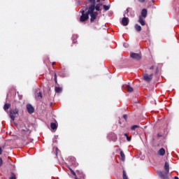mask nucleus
<instances>
[{"label": "nucleus", "mask_w": 179, "mask_h": 179, "mask_svg": "<svg viewBox=\"0 0 179 179\" xmlns=\"http://www.w3.org/2000/svg\"><path fill=\"white\" fill-rule=\"evenodd\" d=\"M50 127L52 128V129H57V128H58V124L57 123H51Z\"/></svg>", "instance_id": "obj_15"}, {"label": "nucleus", "mask_w": 179, "mask_h": 179, "mask_svg": "<svg viewBox=\"0 0 179 179\" xmlns=\"http://www.w3.org/2000/svg\"><path fill=\"white\" fill-rule=\"evenodd\" d=\"M22 135H24L25 136H29V135L30 134H31V131H30L29 129H22Z\"/></svg>", "instance_id": "obj_9"}, {"label": "nucleus", "mask_w": 179, "mask_h": 179, "mask_svg": "<svg viewBox=\"0 0 179 179\" xmlns=\"http://www.w3.org/2000/svg\"><path fill=\"white\" fill-rule=\"evenodd\" d=\"M143 80H145V82H150L152 79H153V73L148 74L145 73L143 76Z\"/></svg>", "instance_id": "obj_4"}, {"label": "nucleus", "mask_w": 179, "mask_h": 179, "mask_svg": "<svg viewBox=\"0 0 179 179\" xmlns=\"http://www.w3.org/2000/svg\"><path fill=\"white\" fill-rule=\"evenodd\" d=\"M156 73H157V71H156Z\"/></svg>", "instance_id": "obj_38"}, {"label": "nucleus", "mask_w": 179, "mask_h": 179, "mask_svg": "<svg viewBox=\"0 0 179 179\" xmlns=\"http://www.w3.org/2000/svg\"><path fill=\"white\" fill-rule=\"evenodd\" d=\"M123 179H129L128 176H127V172L123 171Z\"/></svg>", "instance_id": "obj_21"}, {"label": "nucleus", "mask_w": 179, "mask_h": 179, "mask_svg": "<svg viewBox=\"0 0 179 179\" xmlns=\"http://www.w3.org/2000/svg\"><path fill=\"white\" fill-rule=\"evenodd\" d=\"M120 156H121L122 162H124V160H125V154H124V152H122V151L120 152Z\"/></svg>", "instance_id": "obj_19"}, {"label": "nucleus", "mask_w": 179, "mask_h": 179, "mask_svg": "<svg viewBox=\"0 0 179 179\" xmlns=\"http://www.w3.org/2000/svg\"><path fill=\"white\" fill-rule=\"evenodd\" d=\"M89 15H90V13H89V8H88V11L86 13H85V11L83 10L82 15L80 17V22H86V20H88Z\"/></svg>", "instance_id": "obj_2"}, {"label": "nucleus", "mask_w": 179, "mask_h": 179, "mask_svg": "<svg viewBox=\"0 0 179 179\" xmlns=\"http://www.w3.org/2000/svg\"><path fill=\"white\" fill-rule=\"evenodd\" d=\"M123 118H124V120H127V118H128V116L127 115H124Z\"/></svg>", "instance_id": "obj_29"}, {"label": "nucleus", "mask_w": 179, "mask_h": 179, "mask_svg": "<svg viewBox=\"0 0 179 179\" xmlns=\"http://www.w3.org/2000/svg\"><path fill=\"white\" fill-rule=\"evenodd\" d=\"M91 3H92L89 8V13H90L91 16V22H94L96 20V17H97V12H94V6H96V0H89Z\"/></svg>", "instance_id": "obj_1"}, {"label": "nucleus", "mask_w": 179, "mask_h": 179, "mask_svg": "<svg viewBox=\"0 0 179 179\" xmlns=\"http://www.w3.org/2000/svg\"><path fill=\"white\" fill-rule=\"evenodd\" d=\"M94 9H96V10H97L98 12L101 10L100 9V6L99 5L94 6Z\"/></svg>", "instance_id": "obj_23"}, {"label": "nucleus", "mask_w": 179, "mask_h": 179, "mask_svg": "<svg viewBox=\"0 0 179 179\" xmlns=\"http://www.w3.org/2000/svg\"><path fill=\"white\" fill-rule=\"evenodd\" d=\"M52 65H55V62H52Z\"/></svg>", "instance_id": "obj_36"}, {"label": "nucleus", "mask_w": 179, "mask_h": 179, "mask_svg": "<svg viewBox=\"0 0 179 179\" xmlns=\"http://www.w3.org/2000/svg\"><path fill=\"white\" fill-rule=\"evenodd\" d=\"M130 57L131 58H133V59H141V55L138 53H131Z\"/></svg>", "instance_id": "obj_6"}, {"label": "nucleus", "mask_w": 179, "mask_h": 179, "mask_svg": "<svg viewBox=\"0 0 179 179\" xmlns=\"http://www.w3.org/2000/svg\"><path fill=\"white\" fill-rule=\"evenodd\" d=\"M138 22L141 24V26H145L146 24V22L142 16H139Z\"/></svg>", "instance_id": "obj_10"}, {"label": "nucleus", "mask_w": 179, "mask_h": 179, "mask_svg": "<svg viewBox=\"0 0 179 179\" xmlns=\"http://www.w3.org/2000/svg\"><path fill=\"white\" fill-rule=\"evenodd\" d=\"M138 2H141L142 3H143V2H145V0H138Z\"/></svg>", "instance_id": "obj_31"}, {"label": "nucleus", "mask_w": 179, "mask_h": 179, "mask_svg": "<svg viewBox=\"0 0 179 179\" xmlns=\"http://www.w3.org/2000/svg\"><path fill=\"white\" fill-rule=\"evenodd\" d=\"M158 155L159 156H164V155H166V150H164V148H161L159 151H158Z\"/></svg>", "instance_id": "obj_12"}, {"label": "nucleus", "mask_w": 179, "mask_h": 179, "mask_svg": "<svg viewBox=\"0 0 179 179\" xmlns=\"http://www.w3.org/2000/svg\"><path fill=\"white\" fill-rule=\"evenodd\" d=\"M2 163H3L2 159H0V167L2 166Z\"/></svg>", "instance_id": "obj_30"}, {"label": "nucleus", "mask_w": 179, "mask_h": 179, "mask_svg": "<svg viewBox=\"0 0 179 179\" xmlns=\"http://www.w3.org/2000/svg\"><path fill=\"white\" fill-rule=\"evenodd\" d=\"M137 128H139V126L138 125H134L133 127H131V129L132 131H135Z\"/></svg>", "instance_id": "obj_22"}, {"label": "nucleus", "mask_w": 179, "mask_h": 179, "mask_svg": "<svg viewBox=\"0 0 179 179\" xmlns=\"http://www.w3.org/2000/svg\"><path fill=\"white\" fill-rule=\"evenodd\" d=\"M150 69L152 70V69H155V66H152L150 67Z\"/></svg>", "instance_id": "obj_32"}, {"label": "nucleus", "mask_w": 179, "mask_h": 179, "mask_svg": "<svg viewBox=\"0 0 179 179\" xmlns=\"http://www.w3.org/2000/svg\"><path fill=\"white\" fill-rule=\"evenodd\" d=\"M175 179H178V177H177V176H175Z\"/></svg>", "instance_id": "obj_37"}, {"label": "nucleus", "mask_w": 179, "mask_h": 179, "mask_svg": "<svg viewBox=\"0 0 179 179\" xmlns=\"http://www.w3.org/2000/svg\"><path fill=\"white\" fill-rule=\"evenodd\" d=\"M124 89H125V90L129 92V93H132V92H134V88L129 85H126L124 86Z\"/></svg>", "instance_id": "obj_8"}, {"label": "nucleus", "mask_w": 179, "mask_h": 179, "mask_svg": "<svg viewBox=\"0 0 179 179\" xmlns=\"http://www.w3.org/2000/svg\"><path fill=\"white\" fill-rule=\"evenodd\" d=\"M0 155H2V148L0 147Z\"/></svg>", "instance_id": "obj_33"}, {"label": "nucleus", "mask_w": 179, "mask_h": 179, "mask_svg": "<svg viewBox=\"0 0 179 179\" xmlns=\"http://www.w3.org/2000/svg\"><path fill=\"white\" fill-rule=\"evenodd\" d=\"M104 10H108L110 9V6L103 5Z\"/></svg>", "instance_id": "obj_24"}, {"label": "nucleus", "mask_w": 179, "mask_h": 179, "mask_svg": "<svg viewBox=\"0 0 179 179\" xmlns=\"http://www.w3.org/2000/svg\"><path fill=\"white\" fill-rule=\"evenodd\" d=\"M135 29H136V31H141V30H142V27L139 24H136Z\"/></svg>", "instance_id": "obj_17"}, {"label": "nucleus", "mask_w": 179, "mask_h": 179, "mask_svg": "<svg viewBox=\"0 0 179 179\" xmlns=\"http://www.w3.org/2000/svg\"><path fill=\"white\" fill-rule=\"evenodd\" d=\"M55 90L56 93H61V92H62V89L59 87H56L55 88Z\"/></svg>", "instance_id": "obj_18"}, {"label": "nucleus", "mask_w": 179, "mask_h": 179, "mask_svg": "<svg viewBox=\"0 0 179 179\" xmlns=\"http://www.w3.org/2000/svg\"><path fill=\"white\" fill-rule=\"evenodd\" d=\"M124 136H126V138H127L128 134L125 133V134H124Z\"/></svg>", "instance_id": "obj_34"}, {"label": "nucleus", "mask_w": 179, "mask_h": 179, "mask_svg": "<svg viewBox=\"0 0 179 179\" xmlns=\"http://www.w3.org/2000/svg\"><path fill=\"white\" fill-rule=\"evenodd\" d=\"M36 99H42L41 92H38L36 95Z\"/></svg>", "instance_id": "obj_20"}, {"label": "nucleus", "mask_w": 179, "mask_h": 179, "mask_svg": "<svg viewBox=\"0 0 179 179\" xmlns=\"http://www.w3.org/2000/svg\"><path fill=\"white\" fill-rule=\"evenodd\" d=\"M17 114H19V109L17 108L10 110V117L13 121L16 118V115H17Z\"/></svg>", "instance_id": "obj_3"}, {"label": "nucleus", "mask_w": 179, "mask_h": 179, "mask_svg": "<svg viewBox=\"0 0 179 179\" xmlns=\"http://www.w3.org/2000/svg\"><path fill=\"white\" fill-rule=\"evenodd\" d=\"M70 170H71V171L73 176H74L75 177H76V173H75V171H73V170H72V169H70Z\"/></svg>", "instance_id": "obj_26"}, {"label": "nucleus", "mask_w": 179, "mask_h": 179, "mask_svg": "<svg viewBox=\"0 0 179 179\" xmlns=\"http://www.w3.org/2000/svg\"><path fill=\"white\" fill-rule=\"evenodd\" d=\"M10 108V103H6L3 106V109L5 111H8Z\"/></svg>", "instance_id": "obj_16"}, {"label": "nucleus", "mask_w": 179, "mask_h": 179, "mask_svg": "<svg viewBox=\"0 0 179 179\" xmlns=\"http://www.w3.org/2000/svg\"><path fill=\"white\" fill-rule=\"evenodd\" d=\"M140 16H142V17H146V16H148V10L146 9H143L142 11H141V15Z\"/></svg>", "instance_id": "obj_11"}, {"label": "nucleus", "mask_w": 179, "mask_h": 179, "mask_svg": "<svg viewBox=\"0 0 179 179\" xmlns=\"http://www.w3.org/2000/svg\"><path fill=\"white\" fill-rule=\"evenodd\" d=\"M164 169L166 171V173H169L170 170V165L169 164V162H165Z\"/></svg>", "instance_id": "obj_14"}, {"label": "nucleus", "mask_w": 179, "mask_h": 179, "mask_svg": "<svg viewBox=\"0 0 179 179\" xmlns=\"http://www.w3.org/2000/svg\"><path fill=\"white\" fill-rule=\"evenodd\" d=\"M55 83H57V74H55Z\"/></svg>", "instance_id": "obj_28"}, {"label": "nucleus", "mask_w": 179, "mask_h": 179, "mask_svg": "<svg viewBox=\"0 0 179 179\" xmlns=\"http://www.w3.org/2000/svg\"><path fill=\"white\" fill-rule=\"evenodd\" d=\"M124 45L125 47H127L128 44L124 43Z\"/></svg>", "instance_id": "obj_35"}, {"label": "nucleus", "mask_w": 179, "mask_h": 179, "mask_svg": "<svg viewBox=\"0 0 179 179\" xmlns=\"http://www.w3.org/2000/svg\"><path fill=\"white\" fill-rule=\"evenodd\" d=\"M129 23V19H128V17H124L122 19V26H128Z\"/></svg>", "instance_id": "obj_7"}, {"label": "nucleus", "mask_w": 179, "mask_h": 179, "mask_svg": "<svg viewBox=\"0 0 179 179\" xmlns=\"http://www.w3.org/2000/svg\"><path fill=\"white\" fill-rule=\"evenodd\" d=\"M9 179H16V176L15 173H11V176L9 178Z\"/></svg>", "instance_id": "obj_25"}, {"label": "nucleus", "mask_w": 179, "mask_h": 179, "mask_svg": "<svg viewBox=\"0 0 179 179\" xmlns=\"http://www.w3.org/2000/svg\"><path fill=\"white\" fill-rule=\"evenodd\" d=\"M159 176L162 179H169V176H167V173H161L159 174Z\"/></svg>", "instance_id": "obj_13"}, {"label": "nucleus", "mask_w": 179, "mask_h": 179, "mask_svg": "<svg viewBox=\"0 0 179 179\" xmlns=\"http://www.w3.org/2000/svg\"><path fill=\"white\" fill-rule=\"evenodd\" d=\"M27 110L29 114H33V113H34V108L31 104L27 105Z\"/></svg>", "instance_id": "obj_5"}, {"label": "nucleus", "mask_w": 179, "mask_h": 179, "mask_svg": "<svg viewBox=\"0 0 179 179\" xmlns=\"http://www.w3.org/2000/svg\"><path fill=\"white\" fill-rule=\"evenodd\" d=\"M127 139L128 142H131V137L127 136Z\"/></svg>", "instance_id": "obj_27"}]
</instances>
